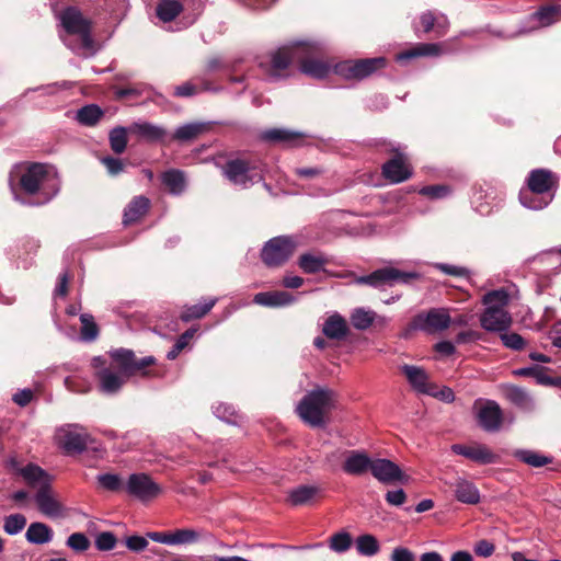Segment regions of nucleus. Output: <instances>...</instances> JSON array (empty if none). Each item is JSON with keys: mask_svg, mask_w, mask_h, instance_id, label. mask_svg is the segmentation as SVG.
<instances>
[{"mask_svg": "<svg viewBox=\"0 0 561 561\" xmlns=\"http://www.w3.org/2000/svg\"><path fill=\"white\" fill-rule=\"evenodd\" d=\"M369 471L375 479L385 484L408 483L410 480L398 465L385 458L373 459Z\"/></svg>", "mask_w": 561, "mask_h": 561, "instance_id": "nucleus-11", "label": "nucleus"}, {"mask_svg": "<svg viewBox=\"0 0 561 561\" xmlns=\"http://www.w3.org/2000/svg\"><path fill=\"white\" fill-rule=\"evenodd\" d=\"M294 300L289 293L282 290L259 293L253 298L255 304L273 308L290 305Z\"/></svg>", "mask_w": 561, "mask_h": 561, "instance_id": "nucleus-28", "label": "nucleus"}, {"mask_svg": "<svg viewBox=\"0 0 561 561\" xmlns=\"http://www.w3.org/2000/svg\"><path fill=\"white\" fill-rule=\"evenodd\" d=\"M163 190L171 194H179L185 188L184 178H160Z\"/></svg>", "mask_w": 561, "mask_h": 561, "instance_id": "nucleus-51", "label": "nucleus"}, {"mask_svg": "<svg viewBox=\"0 0 561 561\" xmlns=\"http://www.w3.org/2000/svg\"><path fill=\"white\" fill-rule=\"evenodd\" d=\"M480 426L488 432H496L503 422V413L497 402L478 399L473 404Z\"/></svg>", "mask_w": 561, "mask_h": 561, "instance_id": "nucleus-10", "label": "nucleus"}, {"mask_svg": "<svg viewBox=\"0 0 561 561\" xmlns=\"http://www.w3.org/2000/svg\"><path fill=\"white\" fill-rule=\"evenodd\" d=\"M197 93V87L191 82H184L181 85H178L174 91V95L188 98L193 96Z\"/></svg>", "mask_w": 561, "mask_h": 561, "instance_id": "nucleus-63", "label": "nucleus"}, {"mask_svg": "<svg viewBox=\"0 0 561 561\" xmlns=\"http://www.w3.org/2000/svg\"><path fill=\"white\" fill-rule=\"evenodd\" d=\"M503 344L512 350H522L525 345L524 339L517 333H502Z\"/></svg>", "mask_w": 561, "mask_h": 561, "instance_id": "nucleus-55", "label": "nucleus"}, {"mask_svg": "<svg viewBox=\"0 0 561 561\" xmlns=\"http://www.w3.org/2000/svg\"><path fill=\"white\" fill-rule=\"evenodd\" d=\"M392 561H414L413 553L405 548H396L391 554Z\"/></svg>", "mask_w": 561, "mask_h": 561, "instance_id": "nucleus-64", "label": "nucleus"}, {"mask_svg": "<svg viewBox=\"0 0 561 561\" xmlns=\"http://www.w3.org/2000/svg\"><path fill=\"white\" fill-rule=\"evenodd\" d=\"M306 50L302 42L295 43L278 48L272 54L271 58V71L268 79L271 81H277L282 78L279 71L285 70L291 62H298L299 57H302V51Z\"/></svg>", "mask_w": 561, "mask_h": 561, "instance_id": "nucleus-8", "label": "nucleus"}, {"mask_svg": "<svg viewBox=\"0 0 561 561\" xmlns=\"http://www.w3.org/2000/svg\"><path fill=\"white\" fill-rule=\"evenodd\" d=\"M211 127L210 122H191L174 129L172 139L179 142H188L206 134Z\"/></svg>", "mask_w": 561, "mask_h": 561, "instance_id": "nucleus-22", "label": "nucleus"}, {"mask_svg": "<svg viewBox=\"0 0 561 561\" xmlns=\"http://www.w3.org/2000/svg\"><path fill=\"white\" fill-rule=\"evenodd\" d=\"M98 481L102 488L110 491H117L122 486L121 479L116 474H101L98 477Z\"/></svg>", "mask_w": 561, "mask_h": 561, "instance_id": "nucleus-54", "label": "nucleus"}, {"mask_svg": "<svg viewBox=\"0 0 561 561\" xmlns=\"http://www.w3.org/2000/svg\"><path fill=\"white\" fill-rule=\"evenodd\" d=\"M103 115V111L95 104H89L78 110L76 114L77 121L85 126L95 125Z\"/></svg>", "mask_w": 561, "mask_h": 561, "instance_id": "nucleus-41", "label": "nucleus"}, {"mask_svg": "<svg viewBox=\"0 0 561 561\" xmlns=\"http://www.w3.org/2000/svg\"><path fill=\"white\" fill-rule=\"evenodd\" d=\"M329 259L319 252H306L298 257V266L304 273L313 274L324 270Z\"/></svg>", "mask_w": 561, "mask_h": 561, "instance_id": "nucleus-30", "label": "nucleus"}, {"mask_svg": "<svg viewBox=\"0 0 561 561\" xmlns=\"http://www.w3.org/2000/svg\"><path fill=\"white\" fill-rule=\"evenodd\" d=\"M426 394L437 398L444 402H453L455 400L454 391L449 387L438 388L436 385L432 383L430 387V391Z\"/></svg>", "mask_w": 561, "mask_h": 561, "instance_id": "nucleus-52", "label": "nucleus"}, {"mask_svg": "<svg viewBox=\"0 0 561 561\" xmlns=\"http://www.w3.org/2000/svg\"><path fill=\"white\" fill-rule=\"evenodd\" d=\"M517 456L522 461L535 468L543 467L551 462L548 457L531 450L518 451Z\"/></svg>", "mask_w": 561, "mask_h": 561, "instance_id": "nucleus-45", "label": "nucleus"}, {"mask_svg": "<svg viewBox=\"0 0 561 561\" xmlns=\"http://www.w3.org/2000/svg\"><path fill=\"white\" fill-rule=\"evenodd\" d=\"M473 550L477 556L488 558L493 554L495 546L491 541L482 539L476 542Z\"/></svg>", "mask_w": 561, "mask_h": 561, "instance_id": "nucleus-58", "label": "nucleus"}, {"mask_svg": "<svg viewBox=\"0 0 561 561\" xmlns=\"http://www.w3.org/2000/svg\"><path fill=\"white\" fill-rule=\"evenodd\" d=\"M376 318V313L371 310H366L364 308H356L351 313V323L357 330H366L368 329Z\"/></svg>", "mask_w": 561, "mask_h": 561, "instance_id": "nucleus-42", "label": "nucleus"}, {"mask_svg": "<svg viewBox=\"0 0 561 561\" xmlns=\"http://www.w3.org/2000/svg\"><path fill=\"white\" fill-rule=\"evenodd\" d=\"M82 328H81V336L85 341H93L98 334L99 329L96 323L93 320V317L90 314H81L80 317Z\"/></svg>", "mask_w": 561, "mask_h": 561, "instance_id": "nucleus-47", "label": "nucleus"}, {"mask_svg": "<svg viewBox=\"0 0 561 561\" xmlns=\"http://www.w3.org/2000/svg\"><path fill=\"white\" fill-rule=\"evenodd\" d=\"M386 501L393 506H400L407 501V494L402 489L391 490L386 493Z\"/></svg>", "mask_w": 561, "mask_h": 561, "instance_id": "nucleus-59", "label": "nucleus"}, {"mask_svg": "<svg viewBox=\"0 0 561 561\" xmlns=\"http://www.w3.org/2000/svg\"><path fill=\"white\" fill-rule=\"evenodd\" d=\"M216 301V298H208L203 304L185 307V309L181 313V319L185 322L191 321L193 319H199L211 310Z\"/></svg>", "mask_w": 561, "mask_h": 561, "instance_id": "nucleus-40", "label": "nucleus"}, {"mask_svg": "<svg viewBox=\"0 0 561 561\" xmlns=\"http://www.w3.org/2000/svg\"><path fill=\"white\" fill-rule=\"evenodd\" d=\"M453 451L457 455H461L468 459L477 461L479 463H493L496 460L495 454H493L484 445H453Z\"/></svg>", "mask_w": 561, "mask_h": 561, "instance_id": "nucleus-17", "label": "nucleus"}, {"mask_svg": "<svg viewBox=\"0 0 561 561\" xmlns=\"http://www.w3.org/2000/svg\"><path fill=\"white\" fill-rule=\"evenodd\" d=\"M126 546L133 551H142L147 548L148 541L141 536H130L126 539Z\"/></svg>", "mask_w": 561, "mask_h": 561, "instance_id": "nucleus-61", "label": "nucleus"}, {"mask_svg": "<svg viewBox=\"0 0 561 561\" xmlns=\"http://www.w3.org/2000/svg\"><path fill=\"white\" fill-rule=\"evenodd\" d=\"M420 193L431 199H438L449 195L451 193V187L445 184L428 185L422 187Z\"/></svg>", "mask_w": 561, "mask_h": 561, "instance_id": "nucleus-49", "label": "nucleus"}, {"mask_svg": "<svg viewBox=\"0 0 561 561\" xmlns=\"http://www.w3.org/2000/svg\"><path fill=\"white\" fill-rule=\"evenodd\" d=\"M414 172L408 157L397 152L390 160L382 164L381 175H412Z\"/></svg>", "mask_w": 561, "mask_h": 561, "instance_id": "nucleus-27", "label": "nucleus"}, {"mask_svg": "<svg viewBox=\"0 0 561 561\" xmlns=\"http://www.w3.org/2000/svg\"><path fill=\"white\" fill-rule=\"evenodd\" d=\"M304 137L302 133L286 128H271L262 131L261 138L268 142L296 144Z\"/></svg>", "mask_w": 561, "mask_h": 561, "instance_id": "nucleus-32", "label": "nucleus"}, {"mask_svg": "<svg viewBox=\"0 0 561 561\" xmlns=\"http://www.w3.org/2000/svg\"><path fill=\"white\" fill-rule=\"evenodd\" d=\"M505 397L518 407H527L530 402L528 393L524 389L515 386L506 387Z\"/></svg>", "mask_w": 561, "mask_h": 561, "instance_id": "nucleus-46", "label": "nucleus"}, {"mask_svg": "<svg viewBox=\"0 0 561 561\" xmlns=\"http://www.w3.org/2000/svg\"><path fill=\"white\" fill-rule=\"evenodd\" d=\"M59 445L67 453H80L87 448L89 435L72 430H60L57 434Z\"/></svg>", "mask_w": 561, "mask_h": 561, "instance_id": "nucleus-19", "label": "nucleus"}, {"mask_svg": "<svg viewBox=\"0 0 561 561\" xmlns=\"http://www.w3.org/2000/svg\"><path fill=\"white\" fill-rule=\"evenodd\" d=\"M319 489L313 485H299L288 493V501L293 505H305L310 503L318 494Z\"/></svg>", "mask_w": 561, "mask_h": 561, "instance_id": "nucleus-36", "label": "nucleus"}, {"mask_svg": "<svg viewBox=\"0 0 561 561\" xmlns=\"http://www.w3.org/2000/svg\"><path fill=\"white\" fill-rule=\"evenodd\" d=\"M356 549L363 556H374L379 550L377 539L371 535H363L356 539Z\"/></svg>", "mask_w": 561, "mask_h": 561, "instance_id": "nucleus-43", "label": "nucleus"}, {"mask_svg": "<svg viewBox=\"0 0 561 561\" xmlns=\"http://www.w3.org/2000/svg\"><path fill=\"white\" fill-rule=\"evenodd\" d=\"M126 489L129 494L140 501L153 500L161 493V488L145 473H134L129 476Z\"/></svg>", "mask_w": 561, "mask_h": 561, "instance_id": "nucleus-14", "label": "nucleus"}, {"mask_svg": "<svg viewBox=\"0 0 561 561\" xmlns=\"http://www.w3.org/2000/svg\"><path fill=\"white\" fill-rule=\"evenodd\" d=\"M371 458L366 453L351 450L346 454L343 470L353 476H362L370 470Z\"/></svg>", "mask_w": 561, "mask_h": 561, "instance_id": "nucleus-21", "label": "nucleus"}, {"mask_svg": "<svg viewBox=\"0 0 561 561\" xmlns=\"http://www.w3.org/2000/svg\"><path fill=\"white\" fill-rule=\"evenodd\" d=\"M420 23L424 33L434 31L437 37L444 36L449 27L446 15L435 14L432 11H425L420 15Z\"/></svg>", "mask_w": 561, "mask_h": 561, "instance_id": "nucleus-24", "label": "nucleus"}, {"mask_svg": "<svg viewBox=\"0 0 561 561\" xmlns=\"http://www.w3.org/2000/svg\"><path fill=\"white\" fill-rule=\"evenodd\" d=\"M552 185L551 178H528L527 187L519 193L522 204L530 209H541L548 205L549 201L543 198H533V194H542L550 190Z\"/></svg>", "mask_w": 561, "mask_h": 561, "instance_id": "nucleus-13", "label": "nucleus"}, {"mask_svg": "<svg viewBox=\"0 0 561 561\" xmlns=\"http://www.w3.org/2000/svg\"><path fill=\"white\" fill-rule=\"evenodd\" d=\"M455 497L465 504H478L480 502V492L471 481L463 478H457L453 484Z\"/></svg>", "mask_w": 561, "mask_h": 561, "instance_id": "nucleus-26", "label": "nucleus"}, {"mask_svg": "<svg viewBox=\"0 0 561 561\" xmlns=\"http://www.w3.org/2000/svg\"><path fill=\"white\" fill-rule=\"evenodd\" d=\"M21 476L32 486L42 488V485H49V476L36 465H27L20 470Z\"/></svg>", "mask_w": 561, "mask_h": 561, "instance_id": "nucleus-34", "label": "nucleus"}, {"mask_svg": "<svg viewBox=\"0 0 561 561\" xmlns=\"http://www.w3.org/2000/svg\"><path fill=\"white\" fill-rule=\"evenodd\" d=\"M400 369L414 390L425 394L430 391L432 383L428 380L427 373L422 367L405 364Z\"/></svg>", "mask_w": 561, "mask_h": 561, "instance_id": "nucleus-23", "label": "nucleus"}, {"mask_svg": "<svg viewBox=\"0 0 561 561\" xmlns=\"http://www.w3.org/2000/svg\"><path fill=\"white\" fill-rule=\"evenodd\" d=\"M53 536V529L41 522L32 523L25 533L26 540L34 545L47 543L51 541Z\"/></svg>", "mask_w": 561, "mask_h": 561, "instance_id": "nucleus-33", "label": "nucleus"}, {"mask_svg": "<svg viewBox=\"0 0 561 561\" xmlns=\"http://www.w3.org/2000/svg\"><path fill=\"white\" fill-rule=\"evenodd\" d=\"M560 12L561 7L559 5L542 7L537 12L533 13L528 19L529 22L534 23V25L528 30L522 28L519 33H526L537 27L550 26L557 22Z\"/></svg>", "mask_w": 561, "mask_h": 561, "instance_id": "nucleus-25", "label": "nucleus"}, {"mask_svg": "<svg viewBox=\"0 0 561 561\" xmlns=\"http://www.w3.org/2000/svg\"><path fill=\"white\" fill-rule=\"evenodd\" d=\"M116 545V538L112 533H101L95 540V546L99 550H111Z\"/></svg>", "mask_w": 561, "mask_h": 561, "instance_id": "nucleus-56", "label": "nucleus"}, {"mask_svg": "<svg viewBox=\"0 0 561 561\" xmlns=\"http://www.w3.org/2000/svg\"><path fill=\"white\" fill-rule=\"evenodd\" d=\"M149 208V199L142 196L131 201L124 214V224L129 225L139 220Z\"/></svg>", "mask_w": 561, "mask_h": 561, "instance_id": "nucleus-35", "label": "nucleus"}, {"mask_svg": "<svg viewBox=\"0 0 561 561\" xmlns=\"http://www.w3.org/2000/svg\"><path fill=\"white\" fill-rule=\"evenodd\" d=\"M26 518L22 514H11L4 518L3 529L8 535H16L23 530Z\"/></svg>", "mask_w": 561, "mask_h": 561, "instance_id": "nucleus-44", "label": "nucleus"}, {"mask_svg": "<svg viewBox=\"0 0 561 561\" xmlns=\"http://www.w3.org/2000/svg\"><path fill=\"white\" fill-rule=\"evenodd\" d=\"M306 50L302 51V57H299V70L312 78L323 79L328 77L331 71V66L313 56L320 51V48L316 44L302 42Z\"/></svg>", "mask_w": 561, "mask_h": 561, "instance_id": "nucleus-9", "label": "nucleus"}, {"mask_svg": "<svg viewBox=\"0 0 561 561\" xmlns=\"http://www.w3.org/2000/svg\"><path fill=\"white\" fill-rule=\"evenodd\" d=\"M445 44L442 43H423L419 44L416 47L408 49L403 53L397 55L398 61L409 60L415 57L421 56H438L443 54V46Z\"/></svg>", "mask_w": 561, "mask_h": 561, "instance_id": "nucleus-31", "label": "nucleus"}, {"mask_svg": "<svg viewBox=\"0 0 561 561\" xmlns=\"http://www.w3.org/2000/svg\"><path fill=\"white\" fill-rule=\"evenodd\" d=\"M182 10L183 5L178 0H161L156 8V13L162 22H171Z\"/></svg>", "mask_w": 561, "mask_h": 561, "instance_id": "nucleus-38", "label": "nucleus"}, {"mask_svg": "<svg viewBox=\"0 0 561 561\" xmlns=\"http://www.w3.org/2000/svg\"><path fill=\"white\" fill-rule=\"evenodd\" d=\"M298 241L288 236L271 239L262 249V261L270 267L283 265L297 250Z\"/></svg>", "mask_w": 561, "mask_h": 561, "instance_id": "nucleus-6", "label": "nucleus"}, {"mask_svg": "<svg viewBox=\"0 0 561 561\" xmlns=\"http://www.w3.org/2000/svg\"><path fill=\"white\" fill-rule=\"evenodd\" d=\"M130 134L129 126H116L108 133V141L112 151L116 154H121L126 150L127 147V135Z\"/></svg>", "mask_w": 561, "mask_h": 561, "instance_id": "nucleus-37", "label": "nucleus"}, {"mask_svg": "<svg viewBox=\"0 0 561 561\" xmlns=\"http://www.w3.org/2000/svg\"><path fill=\"white\" fill-rule=\"evenodd\" d=\"M130 134L147 142H164L168 131L160 125L146 121L134 122L129 125Z\"/></svg>", "mask_w": 561, "mask_h": 561, "instance_id": "nucleus-16", "label": "nucleus"}, {"mask_svg": "<svg viewBox=\"0 0 561 561\" xmlns=\"http://www.w3.org/2000/svg\"><path fill=\"white\" fill-rule=\"evenodd\" d=\"M352 545V537L348 533L341 531L330 539V548L335 552H345Z\"/></svg>", "mask_w": 561, "mask_h": 561, "instance_id": "nucleus-48", "label": "nucleus"}, {"mask_svg": "<svg viewBox=\"0 0 561 561\" xmlns=\"http://www.w3.org/2000/svg\"><path fill=\"white\" fill-rule=\"evenodd\" d=\"M72 87V82L70 81H61L47 85H42L39 88L34 89V91H42L45 95H53L59 89H70Z\"/></svg>", "mask_w": 561, "mask_h": 561, "instance_id": "nucleus-60", "label": "nucleus"}, {"mask_svg": "<svg viewBox=\"0 0 561 561\" xmlns=\"http://www.w3.org/2000/svg\"><path fill=\"white\" fill-rule=\"evenodd\" d=\"M420 277L415 272H402L394 267L379 268L369 275L360 276L355 279L356 284L369 285L380 288L385 285H393L394 283H409Z\"/></svg>", "mask_w": 561, "mask_h": 561, "instance_id": "nucleus-7", "label": "nucleus"}, {"mask_svg": "<svg viewBox=\"0 0 561 561\" xmlns=\"http://www.w3.org/2000/svg\"><path fill=\"white\" fill-rule=\"evenodd\" d=\"M101 161L105 165L107 172L111 174L125 172V165L119 158L104 157Z\"/></svg>", "mask_w": 561, "mask_h": 561, "instance_id": "nucleus-57", "label": "nucleus"}, {"mask_svg": "<svg viewBox=\"0 0 561 561\" xmlns=\"http://www.w3.org/2000/svg\"><path fill=\"white\" fill-rule=\"evenodd\" d=\"M111 357L114 365L99 370L95 375L100 390L107 394L116 393L130 376L136 374L147 376L146 368L156 363L152 356L138 359L128 350H116L111 353Z\"/></svg>", "mask_w": 561, "mask_h": 561, "instance_id": "nucleus-1", "label": "nucleus"}, {"mask_svg": "<svg viewBox=\"0 0 561 561\" xmlns=\"http://www.w3.org/2000/svg\"><path fill=\"white\" fill-rule=\"evenodd\" d=\"M67 546L75 551L83 552L89 549L90 541L82 533H75L67 539Z\"/></svg>", "mask_w": 561, "mask_h": 561, "instance_id": "nucleus-50", "label": "nucleus"}, {"mask_svg": "<svg viewBox=\"0 0 561 561\" xmlns=\"http://www.w3.org/2000/svg\"><path fill=\"white\" fill-rule=\"evenodd\" d=\"M35 502L39 512L49 517L58 518L64 515V505L58 499V495L49 485H42L35 494Z\"/></svg>", "mask_w": 561, "mask_h": 561, "instance_id": "nucleus-15", "label": "nucleus"}, {"mask_svg": "<svg viewBox=\"0 0 561 561\" xmlns=\"http://www.w3.org/2000/svg\"><path fill=\"white\" fill-rule=\"evenodd\" d=\"M9 175H58V171L50 163L21 161L11 167Z\"/></svg>", "mask_w": 561, "mask_h": 561, "instance_id": "nucleus-18", "label": "nucleus"}, {"mask_svg": "<svg viewBox=\"0 0 561 561\" xmlns=\"http://www.w3.org/2000/svg\"><path fill=\"white\" fill-rule=\"evenodd\" d=\"M195 331L194 330H187L185 331L176 341L174 344V347L172 351L168 353L169 359H175L180 352L188 344V341L194 336Z\"/></svg>", "mask_w": 561, "mask_h": 561, "instance_id": "nucleus-53", "label": "nucleus"}, {"mask_svg": "<svg viewBox=\"0 0 561 561\" xmlns=\"http://www.w3.org/2000/svg\"><path fill=\"white\" fill-rule=\"evenodd\" d=\"M203 531L196 528H178L172 531V546L193 545L201 540Z\"/></svg>", "mask_w": 561, "mask_h": 561, "instance_id": "nucleus-39", "label": "nucleus"}, {"mask_svg": "<svg viewBox=\"0 0 561 561\" xmlns=\"http://www.w3.org/2000/svg\"><path fill=\"white\" fill-rule=\"evenodd\" d=\"M383 57L344 60L334 66V72L347 80H363L386 67Z\"/></svg>", "mask_w": 561, "mask_h": 561, "instance_id": "nucleus-5", "label": "nucleus"}, {"mask_svg": "<svg viewBox=\"0 0 561 561\" xmlns=\"http://www.w3.org/2000/svg\"><path fill=\"white\" fill-rule=\"evenodd\" d=\"M322 332L328 339L343 340L348 333L346 320L334 313L324 321Z\"/></svg>", "mask_w": 561, "mask_h": 561, "instance_id": "nucleus-29", "label": "nucleus"}, {"mask_svg": "<svg viewBox=\"0 0 561 561\" xmlns=\"http://www.w3.org/2000/svg\"><path fill=\"white\" fill-rule=\"evenodd\" d=\"M337 402L336 393L329 388L316 387L307 392L296 407L301 421L311 427H324Z\"/></svg>", "mask_w": 561, "mask_h": 561, "instance_id": "nucleus-3", "label": "nucleus"}, {"mask_svg": "<svg viewBox=\"0 0 561 561\" xmlns=\"http://www.w3.org/2000/svg\"><path fill=\"white\" fill-rule=\"evenodd\" d=\"M483 302L488 305L480 318L481 327L490 332L506 331L512 324L511 314L504 309L508 302V294L503 290L488 293Z\"/></svg>", "mask_w": 561, "mask_h": 561, "instance_id": "nucleus-4", "label": "nucleus"}, {"mask_svg": "<svg viewBox=\"0 0 561 561\" xmlns=\"http://www.w3.org/2000/svg\"><path fill=\"white\" fill-rule=\"evenodd\" d=\"M260 161L256 158L240 156L230 158L222 165L224 175H247L251 171L259 170Z\"/></svg>", "mask_w": 561, "mask_h": 561, "instance_id": "nucleus-20", "label": "nucleus"}, {"mask_svg": "<svg viewBox=\"0 0 561 561\" xmlns=\"http://www.w3.org/2000/svg\"><path fill=\"white\" fill-rule=\"evenodd\" d=\"M22 188L30 194L35 193L41 185V178H20Z\"/></svg>", "mask_w": 561, "mask_h": 561, "instance_id": "nucleus-62", "label": "nucleus"}, {"mask_svg": "<svg viewBox=\"0 0 561 561\" xmlns=\"http://www.w3.org/2000/svg\"><path fill=\"white\" fill-rule=\"evenodd\" d=\"M450 322L451 319L446 309H432L427 313L417 314L413 320V327L433 334L446 330Z\"/></svg>", "mask_w": 561, "mask_h": 561, "instance_id": "nucleus-12", "label": "nucleus"}, {"mask_svg": "<svg viewBox=\"0 0 561 561\" xmlns=\"http://www.w3.org/2000/svg\"><path fill=\"white\" fill-rule=\"evenodd\" d=\"M66 35H60L62 42L72 51L82 55L95 53L91 36V22L75 7H68L57 15Z\"/></svg>", "mask_w": 561, "mask_h": 561, "instance_id": "nucleus-2", "label": "nucleus"}]
</instances>
